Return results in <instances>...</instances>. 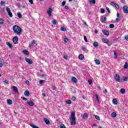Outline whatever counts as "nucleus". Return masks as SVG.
Wrapping results in <instances>:
<instances>
[{
	"label": "nucleus",
	"instance_id": "obj_1",
	"mask_svg": "<svg viewBox=\"0 0 128 128\" xmlns=\"http://www.w3.org/2000/svg\"><path fill=\"white\" fill-rule=\"evenodd\" d=\"M71 126H76V113L74 112H71V119L70 120Z\"/></svg>",
	"mask_w": 128,
	"mask_h": 128
},
{
	"label": "nucleus",
	"instance_id": "obj_2",
	"mask_svg": "<svg viewBox=\"0 0 128 128\" xmlns=\"http://www.w3.org/2000/svg\"><path fill=\"white\" fill-rule=\"evenodd\" d=\"M13 30L15 34H22V28L19 26L15 25L13 26Z\"/></svg>",
	"mask_w": 128,
	"mask_h": 128
},
{
	"label": "nucleus",
	"instance_id": "obj_3",
	"mask_svg": "<svg viewBox=\"0 0 128 128\" xmlns=\"http://www.w3.org/2000/svg\"><path fill=\"white\" fill-rule=\"evenodd\" d=\"M6 12H8V15L10 18H12V13L10 11V9L8 7L6 8Z\"/></svg>",
	"mask_w": 128,
	"mask_h": 128
},
{
	"label": "nucleus",
	"instance_id": "obj_4",
	"mask_svg": "<svg viewBox=\"0 0 128 128\" xmlns=\"http://www.w3.org/2000/svg\"><path fill=\"white\" fill-rule=\"evenodd\" d=\"M122 10L124 14H128V6H124L122 7Z\"/></svg>",
	"mask_w": 128,
	"mask_h": 128
},
{
	"label": "nucleus",
	"instance_id": "obj_5",
	"mask_svg": "<svg viewBox=\"0 0 128 128\" xmlns=\"http://www.w3.org/2000/svg\"><path fill=\"white\" fill-rule=\"evenodd\" d=\"M25 60L29 64H32L34 63V62H32V60L30 58H25Z\"/></svg>",
	"mask_w": 128,
	"mask_h": 128
},
{
	"label": "nucleus",
	"instance_id": "obj_6",
	"mask_svg": "<svg viewBox=\"0 0 128 128\" xmlns=\"http://www.w3.org/2000/svg\"><path fill=\"white\" fill-rule=\"evenodd\" d=\"M114 79L116 82H120V76L118 74H115Z\"/></svg>",
	"mask_w": 128,
	"mask_h": 128
},
{
	"label": "nucleus",
	"instance_id": "obj_7",
	"mask_svg": "<svg viewBox=\"0 0 128 128\" xmlns=\"http://www.w3.org/2000/svg\"><path fill=\"white\" fill-rule=\"evenodd\" d=\"M52 8H48L47 13L49 16H52Z\"/></svg>",
	"mask_w": 128,
	"mask_h": 128
},
{
	"label": "nucleus",
	"instance_id": "obj_8",
	"mask_svg": "<svg viewBox=\"0 0 128 128\" xmlns=\"http://www.w3.org/2000/svg\"><path fill=\"white\" fill-rule=\"evenodd\" d=\"M102 42H104V44H108V46H110V41L108 40L106 38H103L102 40Z\"/></svg>",
	"mask_w": 128,
	"mask_h": 128
},
{
	"label": "nucleus",
	"instance_id": "obj_9",
	"mask_svg": "<svg viewBox=\"0 0 128 128\" xmlns=\"http://www.w3.org/2000/svg\"><path fill=\"white\" fill-rule=\"evenodd\" d=\"M27 104H28L30 106H34V102L32 101V100H30V101H27Z\"/></svg>",
	"mask_w": 128,
	"mask_h": 128
},
{
	"label": "nucleus",
	"instance_id": "obj_10",
	"mask_svg": "<svg viewBox=\"0 0 128 128\" xmlns=\"http://www.w3.org/2000/svg\"><path fill=\"white\" fill-rule=\"evenodd\" d=\"M102 32H103V34H105L106 36H110V32H108V30H102Z\"/></svg>",
	"mask_w": 128,
	"mask_h": 128
},
{
	"label": "nucleus",
	"instance_id": "obj_11",
	"mask_svg": "<svg viewBox=\"0 0 128 128\" xmlns=\"http://www.w3.org/2000/svg\"><path fill=\"white\" fill-rule=\"evenodd\" d=\"M110 4H114L115 8H116L118 10H120V6H118V5L116 4V2H111Z\"/></svg>",
	"mask_w": 128,
	"mask_h": 128
},
{
	"label": "nucleus",
	"instance_id": "obj_12",
	"mask_svg": "<svg viewBox=\"0 0 128 128\" xmlns=\"http://www.w3.org/2000/svg\"><path fill=\"white\" fill-rule=\"evenodd\" d=\"M13 42L14 44H16L18 40V38L17 36H14L12 39Z\"/></svg>",
	"mask_w": 128,
	"mask_h": 128
},
{
	"label": "nucleus",
	"instance_id": "obj_13",
	"mask_svg": "<svg viewBox=\"0 0 128 128\" xmlns=\"http://www.w3.org/2000/svg\"><path fill=\"white\" fill-rule=\"evenodd\" d=\"M88 118V114L86 112H84L83 114V118L84 120H86Z\"/></svg>",
	"mask_w": 128,
	"mask_h": 128
},
{
	"label": "nucleus",
	"instance_id": "obj_14",
	"mask_svg": "<svg viewBox=\"0 0 128 128\" xmlns=\"http://www.w3.org/2000/svg\"><path fill=\"white\" fill-rule=\"evenodd\" d=\"M72 80L73 82H74V84H76V82H78V79H76V77H72Z\"/></svg>",
	"mask_w": 128,
	"mask_h": 128
},
{
	"label": "nucleus",
	"instance_id": "obj_15",
	"mask_svg": "<svg viewBox=\"0 0 128 128\" xmlns=\"http://www.w3.org/2000/svg\"><path fill=\"white\" fill-rule=\"evenodd\" d=\"M13 90L14 92H16L18 94V88L16 86H13Z\"/></svg>",
	"mask_w": 128,
	"mask_h": 128
},
{
	"label": "nucleus",
	"instance_id": "obj_16",
	"mask_svg": "<svg viewBox=\"0 0 128 128\" xmlns=\"http://www.w3.org/2000/svg\"><path fill=\"white\" fill-rule=\"evenodd\" d=\"M44 120L46 122V124H50V120H48V118H44Z\"/></svg>",
	"mask_w": 128,
	"mask_h": 128
},
{
	"label": "nucleus",
	"instance_id": "obj_17",
	"mask_svg": "<svg viewBox=\"0 0 128 128\" xmlns=\"http://www.w3.org/2000/svg\"><path fill=\"white\" fill-rule=\"evenodd\" d=\"M24 94L26 96H30V92H28V90H26L24 92Z\"/></svg>",
	"mask_w": 128,
	"mask_h": 128
},
{
	"label": "nucleus",
	"instance_id": "obj_18",
	"mask_svg": "<svg viewBox=\"0 0 128 128\" xmlns=\"http://www.w3.org/2000/svg\"><path fill=\"white\" fill-rule=\"evenodd\" d=\"M78 58L79 60H84V54H80V55L78 56Z\"/></svg>",
	"mask_w": 128,
	"mask_h": 128
},
{
	"label": "nucleus",
	"instance_id": "obj_19",
	"mask_svg": "<svg viewBox=\"0 0 128 128\" xmlns=\"http://www.w3.org/2000/svg\"><path fill=\"white\" fill-rule=\"evenodd\" d=\"M23 54H26L28 56L30 54V52L27 50H23Z\"/></svg>",
	"mask_w": 128,
	"mask_h": 128
},
{
	"label": "nucleus",
	"instance_id": "obj_20",
	"mask_svg": "<svg viewBox=\"0 0 128 128\" xmlns=\"http://www.w3.org/2000/svg\"><path fill=\"white\" fill-rule=\"evenodd\" d=\"M7 46H8V48H12V44L10 42H7L6 43Z\"/></svg>",
	"mask_w": 128,
	"mask_h": 128
},
{
	"label": "nucleus",
	"instance_id": "obj_21",
	"mask_svg": "<svg viewBox=\"0 0 128 128\" xmlns=\"http://www.w3.org/2000/svg\"><path fill=\"white\" fill-rule=\"evenodd\" d=\"M95 62L96 64H100V60L98 59H96Z\"/></svg>",
	"mask_w": 128,
	"mask_h": 128
},
{
	"label": "nucleus",
	"instance_id": "obj_22",
	"mask_svg": "<svg viewBox=\"0 0 128 128\" xmlns=\"http://www.w3.org/2000/svg\"><path fill=\"white\" fill-rule=\"evenodd\" d=\"M120 92H121L122 94H126V90H124V88H121L120 90Z\"/></svg>",
	"mask_w": 128,
	"mask_h": 128
},
{
	"label": "nucleus",
	"instance_id": "obj_23",
	"mask_svg": "<svg viewBox=\"0 0 128 128\" xmlns=\"http://www.w3.org/2000/svg\"><path fill=\"white\" fill-rule=\"evenodd\" d=\"M93 46L95 48H98V42H94L93 44Z\"/></svg>",
	"mask_w": 128,
	"mask_h": 128
},
{
	"label": "nucleus",
	"instance_id": "obj_24",
	"mask_svg": "<svg viewBox=\"0 0 128 128\" xmlns=\"http://www.w3.org/2000/svg\"><path fill=\"white\" fill-rule=\"evenodd\" d=\"M7 102L8 104H12V101L10 99L8 100Z\"/></svg>",
	"mask_w": 128,
	"mask_h": 128
},
{
	"label": "nucleus",
	"instance_id": "obj_25",
	"mask_svg": "<svg viewBox=\"0 0 128 128\" xmlns=\"http://www.w3.org/2000/svg\"><path fill=\"white\" fill-rule=\"evenodd\" d=\"M112 102L114 104H118V100L116 99H113Z\"/></svg>",
	"mask_w": 128,
	"mask_h": 128
},
{
	"label": "nucleus",
	"instance_id": "obj_26",
	"mask_svg": "<svg viewBox=\"0 0 128 128\" xmlns=\"http://www.w3.org/2000/svg\"><path fill=\"white\" fill-rule=\"evenodd\" d=\"M111 116L112 118H116V113L113 112L112 113Z\"/></svg>",
	"mask_w": 128,
	"mask_h": 128
},
{
	"label": "nucleus",
	"instance_id": "obj_27",
	"mask_svg": "<svg viewBox=\"0 0 128 128\" xmlns=\"http://www.w3.org/2000/svg\"><path fill=\"white\" fill-rule=\"evenodd\" d=\"M65 102L67 104H72V100H66Z\"/></svg>",
	"mask_w": 128,
	"mask_h": 128
},
{
	"label": "nucleus",
	"instance_id": "obj_28",
	"mask_svg": "<svg viewBox=\"0 0 128 128\" xmlns=\"http://www.w3.org/2000/svg\"><path fill=\"white\" fill-rule=\"evenodd\" d=\"M60 30H62V32H66V27L62 26L60 28Z\"/></svg>",
	"mask_w": 128,
	"mask_h": 128
},
{
	"label": "nucleus",
	"instance_id": "obj_29",
	"mask_svg": "<svg viewBox=\"0 0 128 128\" xmlns=\"http://www.w3.org/2000/svg\"><path fill=\"white\" fill-rule=\"evenodd\" d=\"M90 4H95L96 0H90Z\"/></svg>",
	"mask_w": 128,
	"mask_h": 128
},
{
	"label": "nucleus",
	"instance_id": "obj_30",
	"mask_svg": "<svg viewBox=\"0 0 128 128\" xmlns=\"http://www.w3.org/2000/svg\"><path fill=\"white\" fill-rule=\"evenodd\" d=\"M17 16H18V18H22V14L18 12L17 13Z\"/></svg>",
	"mask_w": 128,
	"mask_h": 128
},
{
	"label": "nucleus",
	"instance_id": "obj_31",
	"mask_svg": "<svg viewBox=\"0 0 128 128\" xmlns=\"http://www.w3.org/2000/svg\"><path fill=\"white\" fill-rule=\"evenodd\" d=\"M100 12H101V14H104V12H106V10H104V9L101 8Z\"/></svg>",
	"mask_w": 128,
	"mask_h": 128
},
{
	"label": "nucleus",
	"instance_id": "obj_32",
	"mask_svg": "<svg viewBox=\"0 0 128 128\" xmlns=\"http://www.w3.org/2000/svg\"><path fill=\"white\" fill-rule=\"evenodd\" d=\"M2 58H0V68H2Z\"/></svg>",
	"mask_w": 128,
	"mask_h": 128
},
{
	"label": "nucleus",
	"instance_id": "obj_33",
	"mask_svg": "<svg viewBox=\"0 0 128 128\" xmlns=\"http://www.w3.org/2000/svg\"><path fill=\"white\" fill-rule=\"evenodd\" d=\"M110 28H114V24H110Z\"/></svg>",
	"mask_w": 128,
	"mask_h": 128
},
{
	"label": "nucleus",
	"instance_id": "obj_34",
	"mask_svg": "<svg viewBox=\"0 0 128 128\" xmlns=\"http://www.w3.org/2000/svg\"><path fill=\"white\" fill-rule=\"evenodd\" d=\"M88 82L90 86L92 84V81L90 79L88 80Z\"/></svg>",
	"mask_w": 128,
	"mask_h": 128
},
{
	"label": "nucleus",
	"instance_id": "obj_35",
	"mask_svg": "<svg viewBox=\"0 0 128 128\" xmlns=\"http://www.w3.org/2000/svg\"><path fill=\"white\" fill-rule=\"evenodd\" d=\"M60 128H66V126H64V124H61L60 125Z\"/></svg>",
	"mask_w": 128,
	"mask_h": 128
},
{
	"label": "nucleus",
	"instance_id": "obj_36",
	"mask_svg": "<svg viewBox=\"0 0 128 128\" xmlns=\"http://www.w3.org/2000/svg\"><path fill=\"white\" fill-rule=\"evenodd\" d=\"M95 118H96V120H100V116L96 115L95 116Z\"/></svg>",
	"mask_w": 128,
	"mask_h": 128
},
{
	"label": "nucleus",
	"instance_id": "obj_37",
	"mask_svg": "<svg viewBox=\"0 0 128 128\" xmlns=\"http://www.w3.org/2000/svg\"><path fill=\"white\" fill-rule=\"evenodd\" d=\"M95 96L97 100V101L98 102V103H100V100H98V94H96Z\"/></svg>",
	"mask_w": 128,
	"mask_h": 128
},
{
	"label": "nucleus",
	"instance_id": "obj_38",
	"mask_svg": "<svg viewBox=\"0 0 128 128\" xmlns=\"http://www.w3.org/2000/svg\"><path fill=\"white\" fill-rule=\"evenodd\" d=\"M128 63L127 62H126L124 65V68H128Z\"/></svg>",
	"mask_w": 128,
	"mask_h": 128
},
{
	"label": "nucleus",
	"instance_id": "obj_39",
	"mask_svg": "<svg viewBox=\"0 0 128 128\" xmlns=\"http://www.w3.org/2000/svg\"><path fill=\"white\" fill-rule=\"evenodd\" d=\"M0 24H4V20L0 19Z\"/></svg>",
	"mask_w": 128,
	"mask_h": 128
},
{
	"label": "nucleus",
	"instance_id": "obj_40",
	"mask_svg": "<svg viewBox=\"0 0 128 128\" xmlns=\"http://www.w3.org/2000/svg\"><path fill=\"white\" fill-rule=\"evenodd\" d=\"M123 80L124 82H126L128 80V78H126V77L123 76Z\"/></svg>",
	"mask_w": 128,
	"mask_h": 128
},
{
	"label": "nucleus",
	"instance_id": "obj_41",
	"mask_svg": "<svg viewBox=\"0 0 128 128\" xmlns=\"http://www.w3.org/2000/svg\"><path fill=\"white\" fill-rule=\"evenodd\" d=\"M114 56L115 58H118V54H116V52H114Z\"/></svg>",
	"mask_w": 128,
	"mask_h": 128
},
{
	"label": "nucleus",
	"instance_id": "obj_42",
	"mask_svg": "<svg viewBox=\"0 0 128 128\" xmlns=\"http://www.w3.org/2000/svg\"><path fill=\"white\" fill-rule=\"evenodd\" d=\"M64 40L65 42H68V38H64Z\"/></svg>",
	"mask_w": 128,
	"mask_h": 128
},
{
	"label": "nucleus",
	"instance_id": "obj_43",
	"mask_svg": "<svg viewBox=\"0 0 128 128\" xmlns=\"http://www.w3.org/2000/svg\"><path fill=\"white\" fill-rule=\"evenodd\" d=\"M36 40H33L32 42V44H36Z\"/></svg>",
	"mask_w": 128,
	"mask_h": 128
},
{
	"label": "nucleus",
	"instance_id": "obj_44",
	"mask_svg": "<svg viewBox=\"0 0 128 128\" xmlns=\"http://www.w3.org/2000/svg\"><path fill=\"white\" fill-rule=\"evenodd\" d=\"M121 18H116V20L117 22H118L120 20Z\"/></svg>",
	"mask_w": 128,
	"mask_h": 128
},
{
	"label": "nucleus",
	"instance_id": "obj_45",
	"mask_svg": "<svg viewBox=\"0 0 128 128\" xmlns=\"http://www.w3.org/2000/svg\"><path fill=\"white\" fill-rule=\"evenodd\" d=\"M63 58H64L65 60H68V56H66V55H64V56H63Z\"/></svg>",
	"mask_w": 128,
	"mask_h": 128
},
{
	"label": "nucleus",
	"instance_id": "obj_46",
	"mask_svg": "<svg viewBox=\"0 0 128 128\" xmlns=\"http://www.w3.org/2000/svg\"><path fill=\"white\" fill-rule=\"evenodd\" d=\"M52 22L53 24H56V20H53L52 21Z\"/></svg>",
	"mask_w": 128,
	"mask_h": 128
},
{
	"label": "nucleus",
	"instance_id": "obj_47",
	"mask_svg": "<svg viewBox=\"0 0 128 128\" xmlns=\"http://www.w3.org/2000/svg\"><path fill=\"white\" fill-rule=\"evenodd\" d=\"M39 82H40V84H44V80H40L39 81Z\"/></svg>",
	"mask_w": 128,
	"mask_h": 128
},
{
	"label": "nucleus",
	"instance_id": "obj_48",
	"mask_svg": "<svg viewBox=\"0 0 128 128\" xmlns=\"http://www.w3.org/2000/svg\"><path fill=\"white\" fill-rule=\"evenodd\" d=\"M106 10H108V14H110V8H108V7H106Z\"/></svg>",
	"mask_w": 128,
	"mask_h": 128
},
{
	"label": "nucleus",
	"instance_id": "obj_49",
	"mask_svg": "<svg viewBox=\"0 0 128 128\" xmlns=\"http://www.w3.org/2000/svg\"><path fill=\"white\" fill-rule=\"evenodd\" d=\"M84 40L86 42H88V39L86 38V36H84Z\"/></svg>",
	"mask_w": 128,
	"mask_h": 128
},
{
	"label": "nucleus",
	"instance_id": "obj_50",
	"mask_svg": "<svg viewBox=\"0 0 128 128\" xmlns=\"http://www.w3.org/2000/svg\"><path fill=\"white\" fill-rule=\"evenodd\" d=\"M29 2H30L31 4H34V1L32 0H29Z\"/></svg>",
	"mask_w": 128,
	"mask_h": 128
},
{
	"label": "nucleus",
	"instance_id": "obj_51",
	"mask_svg": "<svg viewBox=\"0 0 128 128\" xmlns=\"http://www.w3.org/2000/svg\"><path fill=\"white\" fill-rule=\"evenodd\" d=\"M26 84H28V86H30V81L28 80H26Z\"/></svg>",
	"mask_w": 128,
	"mask_h": 128
},
{
	"label": "nucleus",
	"instance_id": "obj_52",
	"mask_svg": "<svg viewBox=\"0 0 128 128\" xmlns=\"http://www.w3.org/2000/svg\"><path fill=\"white\" fill-rule=\"evenodd\" d=\"M21 98H22L23 100H28V99L24 97H22Z\"/></svg>",
	"mask_w": 128,
	"mask_h": 128
},
{
	"label": "nucleus",
	"instance_id": "obj_53",
	"mask_svg": "<svg viewBox=\"0 0 128 128\" xmlns=\"http://www.w3.org/2000/svg\"><path fill=\"white\" fill-rule=\"evenodd\" d=\"M76 100V97L74 96H72V100Z\"/></svg>",
	"mask_w": 128,
	"mask_h": 128
},
{
	"label": "nucleus",
	"instance_id": "obj_54",
	"mask_svg": "<svg viewBox=\"0 0 128 128\" xmlns=\"http://www.w3.org/2000/svg\"><path fill=\"white\" fill-rule=\"evenodd\" d=\"M3 82L8 84V80H5Z\"/></svg>",
	"mask_w": 128,
	"mask_h": 128
},
{
	"label": "nucleus",
	"instance_id": "obj_55",
	"mask_svg": "<svg viewBox=\"0 0 128 128\" xmlns=\"http://www.w3.org/2000/svg\"><path fill=\"white\" fill-rule=\"evenodd\" d=\"M106 92H108V90L106 89L104 91V94H106Z\"/></svg>",
	"mask_w": 128,
	"mask_h": 128
},
{
	"label": "nucleus",
	"instance_id": "obj_56",
	"mask_svg": "<svg viewBox=\"0 0 128 128\" xmlns=\"http://www.w3.org/2000/svg\"><path fill=\"white\" fill-rule=\"evenodd\" d=\"M0 4L1 6H4V1H2L0 2Z\"/></svg>",
	"mask_w": 128,
	"mask_h": 128
},
{
	"label": "nucleus",
	"instance_id": "obj_57",
	"mask_svg": "<svg viewBox=\"0 0 128 128\" xmlns=\"http://www.w3.org/2000/svg\"><path fill=\"white\" fill-rule=\"evenodd\" d=\"M66 4V1H63L62 2V6H64Z\"/></svg>",
	"mask_w": 128,
	"mask_h": 128
},
{
	"label": "nucleus",
	"instance_id": "obj_58",
	"mask_svg": "<svg viewBox=\"0 0 128 128\" xmlns=\"http://www.w3.org/2000/svg\"><path fill=\"white\" fill-rule=\"evenodd\" d=\"M45 76H46V74H42L41 75V78H44Z\"/></svg>",
	"mask_w": 128,
	"mask_h": 128
},
{
	"label": "nucleus",
	"instance_id": "obj_59",
	"mask_svg": "<svg viewBox=\"0 0 128 128\" xmlns=\"http://www.w3.org/2000/svg\"><path fill=\"white\" fill-rule=\"evenodd\" d=\"M52 90H56V86H53V87H52Z\"/></svg>",
	"mask_w": 128,
	"mask_h": 128
},
{
	"label": "nucleus",
	"instance_id": "obj_60",
	"mask_svg": "<svg viewBox=\"0 0 128 128\" xmlns=\"http://www.w3.org/2000/svg\"><path fill=\"white\" fill-rule=\"evenodd\" d=\"M125 40H128V35L125 36Z\"/></svg>",
	"mask_w": 128,
	"mask_h": 128
},
{
	"label": "nucleus",
	"instance_id": "obj_61",
	"mask_svg": "<svg viewBox=\"0 0 128 128\" xmlns=\"http://www.w3.org/2000/svg\"><path fill=\"white\" fill-rule=\"evenodd\" d=\"M116 16H117V18H120V13L118 12L116 14Z\"/></svg>",
	"mask_w": 128,
	"mask_h": 128
},
{
	"label": "nucleus",
	"instance_id": "obj_62",
	"mask_svg": "<svg viewBox=\"0 0 128 128\" xmlns=\"http://www.w3.org/2000/svg\"><path fill=\"white\" fill-rule=\"evenodd\" d=\"M82 50H84V51L86 50V48L82 46Z\"/></svg>",
	"mask_w": 128,
	"mask_h": 128
},
{
	"label": "nucleus",
	"instance_id": "obj_63",
	"mask_svg": "<svg viewBox=\"0 0 128 128\" xmlns=\"http://www.w3.org/2000/svg\"><path fill=\"white\" fill-rule=\"evenodd\" d=\"M94 32L95 34H98V30L96 29Z\"/></svg>",
	"mask_w": 128,
	"mask_h": 128
},
{
	"label": "nucleus",
	"instance_id": "obj_64",
	"mask_svg": "<svg viewBox=\"0 0 128 128\" xmlns=\"http://www.w3.org/2000/svg\"><path fill=\"white\" fill-rule=\"evenodd\" d=\"M65 8L66 9V10H68V6H65Z\"/></svg>",
	"mask_w": 128,
	"mask_h": 128
}]
</instances>
